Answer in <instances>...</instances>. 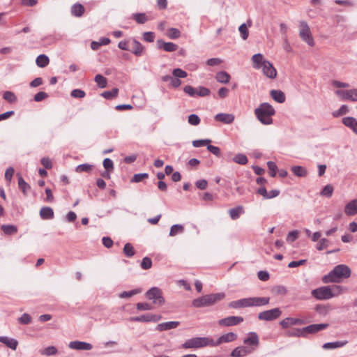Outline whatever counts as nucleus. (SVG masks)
I'll list each match as a JSON object with an SVG mask.
<instances>
[{"mask_svg": "<svg viewBox=\"0 0 357 357\" xmlns=\"http://www.w3.org/2000/svg\"><path fill=\"white\" fill-rule=\"evenodd\" d=\"M192 305L195 307H202L207 306L205 296L196 298L192 301Z\"/></svg>", "mask_w": 357, "mask_h": 357, "instance_id": "obj_49", "label": "nucleus"}, {"mask_svg": "<svg viewBox=\"0 0 357 357\" xmlns=\"http://www.w3.org/2000/svg\"><path fill=\"white\" fill-rule=\"evenodd\" d=\"M243 321V318L242 317L230 316V317L220 319L218 321V324L220 326H236Z\"/></svg>", "mask_w": 357, "mask_h": 357, "instance_id": "obj_10", "label": "nucleus"}, {"mask_svg": "<svg viewBox=\"0 0 357 357\" xmlns=\"http://www.w3.org/2000/svg\"><path fill=\"white\" fill-rule=\"evenodd\" d=\"M92 165L89 164H82L76 167L75 171L78 173L80 172H89L91 170Z\"/></svg>", "mask_w": 357, "mask_h": 357, "instance_id": "obj_55", "label": "nucleus"}, {"mask_svg": "<svg viewBox=\"0 0 357 357\" xmlns=\"http://www.w3.org/2000/svg\"><path fill=\"white\" fill-rule=\"evenodd\" d=\"M68 347L71 349L86 351L91 350L93 348L90 343L81 341H72L69 343Z\"/></svg>", "mask_w": 357, "mask_h": 357, "instance_id": "obj_14", "label": "nucleus"}, {"mask_svg": "<svg viewBox=\"0 0 357 357\" xmlns=\"http://www.w3.org/2000/svg\"><path fill=\"white\" fill-rule=\"evenodd\" d=\"M254 112L256 118L261 124L268 126L273 123L272 116L275 115V110L269 103H261Z\"/></svg>", "mask_w": 357, "mask_h": 357, "instance_id": "obj_3", "label": "nucleus"}, {"mask_svg": "<svg viewBox=\"0 0 357 357\" xmlns=\"http://www.w3.org/2000/svg\"><path fill=\"white\" fill-rule=\"evenodd\" d=\"M84 12V7L80 3L74 4L71 8V13L76 17H81Z\"/></svg>", "mask_w": 357, "mask_h": 357, "instance_id": "obj_33", "label": "nucleus"}, {"mask_svg": "<svg viewBox=\"0 0 357 357\" xmlns=\"http://www.w3.org/2000/svg\"><path fill=\"white\" fill-rule=\"evenodd\" d=\"M172 75L175 77L179 78H185L187 77L188 74L185 71L183 70L181 68H175L172 71Z\"/></svg>", "mask_w": 357, "mask_h": 357, "instance_id": "obj_57", "label": "nucleus"}, {"mask_svg": "<svg viewBox=\"0 0 357 357\" xmlns=\"http://www.w3.org/2000/svg\"><path fill=\"white\" fill-rule=\"evenodd\" d=\"M205 299L207 306L213 305L217 302L223 300L225 298V294L223 292L217 294H211L205 295Z\"/></svg>", "mask_w": 357, "mask_h": 357, "instance_id": "obj_13", "label": "nucleus"}, {"mask_svg": "<svg viewBox=\"0 0 357 357\" xmlns=\"http://www.w3.org/2000/svg\"><path fill=\"white\" fill-rule=\"evenodd\" d=\"M214 344V340L209 337H193L188 339L181 344V347L185 349H199L206 346H212Z\"/></svg>", "mask_w": 357, "mask_h": 357, "instance_id": "obj_4", "label": "nucleus"}, {"mask_svg": "<svg viewBox=\"0 0 357 357\" xmlns=\"http://www.w3.org/2000/svg\"><path fill=\"white\" fill-rule=\"evenodd\" d=\"M70 95L75 98H82L85 96L86 93L83 90L74 89L71 91Z\"/></svg>", "mask_w": 357, "mask_h": 357, "instance_id": "obj_63", "label": "nucleus"}, {"mask_svg": "<svg viewBox=\"0 0 357 357\" xmlns=\"http://www.w3.org/2000/svg\"><path fill=\"white\" fill-rule=\"evenodd\" d=\"M270 95L275 101L279 103H283L285 101V95L280 90H271Z\"/></svg>", "mask_w": 357, "mask_h": 357, "instance_id": "obj_28", "label": "nucleus"}, {"mask_svg": "<svg viewBox=\"0 0 357 357\" xmlns=\"http://www.w3.org/2000/svg\"><path fill=\"white\" fill-rule=\"evenodd\" d=\"M119 89L117 88H114L111 91H106L102 93V96L106 99H113L116 97L118 95Z\"/></svg>", "mask_w": 357, "mask_h": 357, "instance_id": "obj_39", "label": "nucleus"}, {"mask_svg": "<svg viewBox=\"0 0 357 357\" xmlns=\"http://www.w3.org/2000/svg\"><path fill=\"white\" fill-rule=\"evenodd\" d=\"M151 266H152L151 259L147 257L143 258L142 263H141V267L144 270H147V269H149Z\"/></svg>", "mask_w": 357, "mask_h": 357, "instance_id": "obj_61", "label": "nucleus"}, {"mask_svg": "<svg viewBox=\"0 0 357 357\" xmlns=\"http://www.w3.org/2000/svg\"><path fill=\"white\" fill-rule=\"evenodd\" d=\"M179 325V321H172L158 324L156 330L158 331H168L176 328Z\"/></svg>", "mask_w": 357, "mask_h": 357, "instance_id": "obj_23", "label": "nucleus"}, {"mask_svg": "<svg viewBox=\"0 0 357 357\" xmlns=\"http://www.w3.org/2000/svg\"><path fill=\"white\" fill-rule=\"evenodd\" d=\"M158 47L163 49L165 51L172 52L176 51L178 48V45L171 42H164L162 40H158L157 41Z\"/></svg>", "mask_w": 357, "mask_h": 357, "instance_id": "obj_20", "label": "nucleus"}, {"mask_svg": "<svg viewBox=\"0 0 357 357\" xmlns=\"http://www.w3.org/2000/svg\"><path fill=\"white\" fill-rule=\"evenodd\" d=\"M133 19L139 24H144L149 20L145 13H135L133 15Z\"/></svg>", "mask_w": 357, "mask_h": 357, "instance_id": "obj_48", "label": "nucleus"}, {"mask_svg": "<svg viewBox=\"0 0 357 357\" xmlns=\"http://www.w3.org/2000/svg\"><path fill=\"white\" fill-rule=\"evenodd\" d=\"M233 160L238 164L240 165H245L248 163V158L245 155L242 153H238L236 154Z\"/></svg>", "mask_w": 357, "mask_h": 357, "instance_id": "obj_41", "label": "nucleus"}, {"mask_svg": "<svg viewBox=\"0 0 357 357\" xmlns=\"http://www.w3.org/2000/svg\"><path fill=\"white\" fill-rule=\"evenodd\" d=\"M141 292L140 289H133L129 291H123L121 294H119V297L121 298H130L134 295H136Z\"/></svg>", "mask_w": 357, "mask_h": 357, "instance_id": "obj_44", "label": "nucleus"}, {"mask_svg": "<svg viewBox=\"0 0 357 357\" xmlns=\"http://www.w3.org/2000/svg\"><path fill=\"white\" fill-rule=\"evenodd\" d=\"M184 232V227L182 225H174L171 227L169 231L170 236H175L177 234H182Z\"/></svg>", "mask_w": 357, "mask_h": 357, "instance_id": "obj_36", "label": "nucleus"}, {"mask_svg": "<svg viewBox=\"0 0 357 357\" xmlns=\"http://www.w3.org/2000/svg\"><path fill=\"white\" fill-rule=\"evenodd\" d=\"M123 253L128 257H131L135 255V252L134 250V248L131 243H127L125 244L124 248H123Z\"/></svg>", "mask_w": 357, "mask_h": 357, "instance_id": "obj_42", "label": "nucleus"}, {"mask_svg": "<svg viewBox=\"0 0 357 357\" xmlns=\"http://www.w3.org/2000/svg\"><path fill=\"white\" fill-rule=\"evenodd\" d=\"M305 321L302 319L287 317L280 321L282 328H287L294 325H303Z\"/></svg>", "mask_w": 357, "mask_h": 357, "instance_id": "obj_16", "label": "nucleus"}, {"mask_svg": "<svg viewBox=\"0 0 357 357\" xmlns=\"http://www.w3.org/2000/svg\"><path fill=\"white\" fill-rule=\"evenodd\" d=\"M287 335L289 337H304V333L303 331V328H293L289 330L287 332Z\"/></svg>", "mask_w": 357, "mask_h": 357, "instance_id": "obj_40", "label": "nucleus"}, {"mask_svg": "<svg viewBox=\"0 0 357 357\" xmlns=\"http://www.w3.org/2000/svg\"><path fill=\"white\" fill-rule=\"evenodd\" d=\"M333 188L331 185H326L321 192L322 196L331 197L333 195Z\"/></svg>", "mask_w": 357, "mask_h": 357, "instance_id": "obj_56", "label": "nucleus"}, {"mask_svg": "<svg viewBox=\"0 0 357 357\" xmlns=\"http://www.w3.org/2000/svg\"><path fill=\"white\" fill-rule=\"evenodd\" d=\"M230 75L225 71H221L216 74L215 79L218 82L227 84L230 80Z\"/></svg>", "mask_w": 357, "mask_h": 357, "instance_id": "obj_32", "label": "nucleus"}, {"mask_svg": "<svg viewBox=\"0 0 357 357\" xmlns=\"http://www.w3.org/2000/svg\"><path fill=\"white\" fill-rule=\"evenodd\" d=\"M207 149L211 153H213V155H215L217 157H220L221 155L220 149L218 146H213V145H211L208 144L207 146Z\"/></svg>", "mask_w": 357, "mask_h": 357, "instance_id": "obj_64", "label": "nucleus"}, {"mask_svg": "<svg viewBox=\"0 0 357 357\" xmlns=\"http://www.w3.org/2000/svg\"><path fill=\"white\" fill-rule=\"evenodd\" d=\"M291 171L296 176L299 177H304L307 174V169L301 166H293Z\"/></svg>", "mask_w": 357, "mask_h": 357, "instance_id": "obj_34", "label": "nucleus"}, {"mask_svg": "<svg viewBox=\"0 0 357 357\" xmlns=\"http://www.w3.org/2000/svg\"><path fill=\"white\" fill-rule=\"evenodd\" d=\"M95 82L97 83L100 88H105L107 86V79L101 75H96L95 77Z\"/></svg>", "mask_w": 357, "mask_h": 357, "instance_id": "obj_45", "label": "nucleus"}, {"mask_svg": "<svg viewBox=\"0 0 357 357\" xmlns=\"http://www.w3.org/2000/svg\"><path fill=\"white\" fill-rule=\"evenodd\" d=\"M344 213L347 215H354L357 213V199L347 203L344 207Z\"/></svg>", "mask_w": 357, "mask_h": 357, "instance_id": "obj_22", "label": "nucleus"}, {"mask_svg": "<svg viewBox=\"0 0 357 357\" xmlns=\"http://www.w3.org/2000/svg\"><path fill=\"white\" fill-rule=\"evenodd\" d=\"M214 119L225 124H231L234 122L235 116L233 114L219 113L214 116Z\"/></svg>", "mask_w": 357, "mask_h": 357, "instance_id": "obj_17", "label": "nucleus"}, {"mask_svg": "<svg viewBox=\"0 0 357 357\" xmlns=\"http://www.w3.org/2000/svg\"><path fill=\"white\" fill-rule=\"evenodd\" d=\"M267 166L269 169L270 176L272 177H275L276 176L277 169H278V167H277L276 164L273 161H268L267 162Z\"/></svg>", "mask_w": 357, "mask_h": 357, "instance_id": "obj_54", "label": "nucleus"}, {"mask_svg": "<svg viewBox=\"0 0 357 357\" xmlns=\"http://www.w3.org/2000/svg\"><path fill=\"white\" fill-rule=\"evenodd\" d=\"M188 123L192 126H197L200 123V119L197 114H190L188 116Z\"/></svg>", "mask_w": 357, "mask_h": 357, "instance_id": "obj_62", "label": "nucleus"}, {"mask_svg": "<svg viewBox=\"0 0 357 357\" xmlns=\"http://www.w3.org/2000/svg\"><path fill=\"white\" fill-rule=\"evenodd\" d=\"M249 307H259L268 304L269 297H250L248 298Z\"/></svg>", "mask_w": 357, "mask_h": 357, "instance_id": "obj_12", "label": "nucleus"}, {"mask_svg": "<svg viewBox=\"0 0 357 357\" xmlns=\"http://www.w3.org/2000/svg\"><path fill=\"white\" fill-rule=\"evenodd\" d=\"M144 52V47L143 45L139 43L138 42L137 40H132V52L139 56H141L142 54Z\"/></svg>", "mask_w": 357, "mask_h": 357, "instance_id": "obj_30", "label": "nucleus"}, {"mask_svg": "<svg viewBox=\"0 0 357 357\" xmlns=\"http://www.w3.org/2000/svg\"><path fill=\"white\" fill-rule=\"evenodd\" d=\"M243 211V207L238 206L234 208H231L229 211V215L232 220H236L239 218L240 214Z\"/></svg>", "mask_w": 357, "mask_h": 357, "instance_id": "obj_38", "label": "nucleus"}, {"mask_svg": "<svg viewBox=\"0 0 357 357\" xmlns=\"http://www.w3.org/2000/svg\"><path fill=\"white\" fill-rule=\"evenodd\" d=\"M328 324H314L303 328L304 337H307L309 334H315L322 330L328 328Z\"/></svg>", "mask_w": 357, "mask_h": 357, "instance_id": "obj_9", "label": "nucleus"}, {"mask_svg": "<svg viewBox=\"0 0 357 357\" xmlns=\"http://www.w3.org/2000/svg\"><path fill=\"white\" fill-rule=\"evenodd\" d=\"M299 36L301 39L307 43L310 46H313L314 45L310 27L307 22L304 21L301 22L300 23Z\"/></svg>", "mask_w": 357, "mask_h": 357, "instance_id": "obj_6", "label": "nucleus"}, {"mask_svg": "<svg viewBox=\"0 0 357 357\" xmlns=\"http://www.w3.org/2000/svg\"><path fill=\"white\" fill-rule=\"evenodd\" d=\"M351 271L349 266L344 264H340L334 267V268L322 278L324 283H338L344 278L351 276Z\"/></svg>", "mask_w": 357, "mask_h": 357, "instance_id": "obj_2", "label": "nucleus"}, {"mask_svg": "<svg viewBox=\"0 0 357 357\" xmlns=\"http://www.w3.org/2000/svg\"><path fill=\"white\" fill-rule=\"evenodd\" d=\"M1 229L6 235H13L17 232V227L13 225H2Z\"/></svg>", "mask_w": 357, "mask_h": 357, "instance_id": "obj_31", "label": "nucleus"}, {"mask_svg": "<svg viewBox=\"0 0 357 357\" xmlns=\"http://www.w3.org/2000/svg\"><path fill=\"white\" fill-rule=\"evenodd\" d=\"M162 319L161 315L154 314H146L138 317H132L129 319L130 321L138 322H157Z\"/></svg>", "mask_w": 357, "mask_h": 357, "instance_id": "obj_8", "label": "nucleus"}, {"mask_svg": "<svg viewBox=\"0 0 357 357\" xmlns=\"http://www.w3.org/2000/svg\"><path fill=\"white\" fill-rule=\"evenodd\" d=\"M167 35L171 39H176L180 37L181 32L176 28H170L168 30Z\"/></svg>", "mask_w": 357, "mask_h": 357, "instance_id": "obj_50", "label": "nucleus"}, {"mask_svg": "<svg viewBox=\"0 0 357 357\" xmlns=\"http://www.w3.org/2000/svg\"><path fill=\"white\" fill-rule=\"evenodd\" d=\"M230 308L240 309L244 307H249L248 298H241L237 301H234L228 304Z\"/></svg>", "mask_w": 357, "mask_h": 357, "instance_id": "obj_24", "label": "nucleus"}, {"mask_svg": "<svg viewBox=\"0 0 357 357\" xmlns=\"http://www.w3.org/2000/svg\"><path fill=\"white\" fill-rule=\"evenodd\" d=\"M348 343V341H337L333 342H327L323 345L324 349H333L336 348L343 347Z\"/></svg>", "mask_w": 357, "mask_h": 357, "instance_id": "obj_29", "label": "nucleus"}, {"mask_svg": "<svg viewBox=\"0 0 357 357\" xmlns=\"http://www.w3.org/2000/svg\"><path fill=\"white\" fill-rule=\"evenodd\" d=\"M210 94V90L204 86L196 88V95L200 97L207 96Z\"/></svg>", "mask_w": 357, "mask_h": 357, "instance_id": "obj_53", "label": "nucleus"}, {"mask_svg": "<svg viewBox=\"0 0 357 357\" xmlns=\"http://www.w3.org/2000/svg\"><path fill=\"white\" fill-rule=\"evenodd\" d=\"M252 66L255 69H261L264 66V63L267 62L264 56L260 54H255L252 56Z\"/></svg>", "mask_w": 357, "mask_h": 357, "instance_id": "obj_21", "label": "nucleus"}, {"mask_svg": "<svg viewBox=\"0 0 357 357\" xmlns=\"http://www.w3.org/2000/svg\"><path fill=\"white\" fill-rule=\"evenodd\" d=\"M342 123L347 127L351 128L357 135V120L354 117H344Z\"/></svg>", "mask_w": 357, "mask_h": 357, "instance_id": "obj_26", "label": "nucleus"}, {"mask_svg": "<svg viewBox=\"0 0 357 357\" xmlns=\"http://www.w3.org/2000/svg\"><path fill=\"white\" fill-rule=\"evenodd\" d=\"M56 352H57L56 348L55 347L50 346V347H47V348L43 349L41 351V354L43 355H45V356H52V355L56 354Z\"/></svg>", "mask_w": 357, "mask_h": 357, "instance_id": "obj_60", "label": "nucleus"}, {"mask_svg": "<svg viewBox=\"0 0 357 357\" xmlns=\"http://www.w3.org/2000/svg\"><path fill=\"white\" fill-rule=\"evenodd\" d=\"M244 344L251 346L252 347H250V349H254V351L255 349L259 346V337L257 334L255 332H251L249 333V337L245 338L243 341Z\"/></svg>", "mask_w": 357, "mask_h": 357, "instance_id": "obj_18", "label": "nucleus"}, {"mask_svg": "<svg viewBox=\"0 0 357 357\" xmlns=\"http://www.w3.org/2000/svg\"><path fill=\"white\" fill-rule=\"evenodd\" d=\"M329 241L326 238H321L316 245L318 250H323L328 246Z\"/></svg>", "mask_w": 357, "mask_h": 357, "instance_id": "obj_52", "label": "nucleus"}, {"mask_svg": "<svg viewBox=\"0 0 357 357\" xmlns=\"http://www.w3.org/2000/svg\"><path fill=\"white\" fill-rule=\"evenodd\" d=\"M148 177H149V174L147 173L136 174L132 178L131 182L139 183V182L142 181L144 179L147 178Z\"/></svg>", "mask_w": 357, "mask_h": 357, "instance_id": "obj_51", "label": "nucleus"}, {"mask_svg": "<svg viewBox=\"0 0 357 357\" xmlns=\"http://www.w3.org/2000/svg\"><path fill=\"white\" fill-rule=\"evenodd\" d=\"M347 291V288L333 284L332 286H324L312 291V295L318 300H328L338 296Z\"/></svg>", "mask_w": 357, "mask_h": 357, "instance_id": "obj_1", "label": "nucleus"}, {"mask_svg": "<svg viewBox=\"0 0 357 357\" xmlns=\"http://www.w3.org/2000/svg\"><path fill=\"white\" fill-rule=\"evenodd\" d=\"M282 314L280 308L276 307L271 310H266L258 314L259 320L272 321L278 318Z\"/></svg>", "mask_w": 357, "mask_h": 357, "instance_id": "obj_7", "label": "nucleus"}, {"mask_svg": "<svg viewBox=\"0 0 357 357\" xmlns=\"http://www.w3.org/2000/svg\"><path fill=\"white\" fill-rule=\"evenodd\" d=\"M3 98L9 102H14L16 101L17 98L14 93L11 91H6L3 95Z\"/></svg>", "mask_w": 357, "mask_h": 357, "instance_id": "obj_59", "label": "nucleus"}, {"mask_svg": "<svg viewBox=\"0 0 357 357\" xmlns=\"http://www.w3.org/2000/svg\"><path fill=\"white\" fill-rule=\"evenodd\" d=\"M347 100L357 102V89L347 90Z\"/></svg>", "mask_w": 357, "mask_h": 357, "instance_id": "obj_47", "label": "nucleus"}, {"mask_svg": "<svg viewBox=\"0 0 357 357\" xmlns=\"http://www.w3.org/2000/svg\"><path fill=\"white\" fill-rule=\"evenodd\" d=\"M146 297L149 300L153 301V303L158 305H162L165 302L162 291L156 287L148 290L146 293Z\"/></svg>", "mask_w": 357, "mask_h": 357, "instance_id": "obj_5", "label": "nucleus"}, {"mask_svg": "<svg viewBox=\"0 0 357 357\" xmlns=\"http://www.w3.org/2000/svg\"><path fill=\"white\" fill-rule=\"evenodd\" d=\"M40 216L43 220H51L54 218V211L49 206L42 207L40 211Z\"/></svg>", "mask_w": 357, "mask_h": 357, "instance_id": "obj_27", "label": "nucleus"}, {"mask_svg": "<svg viewBox=\"0 0 357 357\" xmlns=\"http://www.w3.org/2000/svg\"><path fill=\"white\" fill-rule=\"evenodd\" d=\"M238 31L241 33V38L243 40H246L248 38L249 31L245 23H243L240 25V26L238 27Z\"/></svg>", "mask_w": 357, "mask_h": 357, "instance_id": "obj_46", "label": "nucleus"}, {"mask_svg": "<svg viewBox=\"0 0 357 357\" xmlns=\"http://www.w3.org/2000/svg\"><path fill=\"white\" fill-rule=\"evenodd\" d=\"M0 342L6 344L13 350H15L18 345V342L15 339L6 336H0Z\"/></svg>", "mask_w": 357, "mask_h": 357, "instance_id": "obj_25", "label": "nucleus"}, {"mask_svg": "<svg viewBox=\"0 0 357 357\" xmlns=\"http://www.w3.org/2000/svg\"><path fill=\"white\" fill-rule=\"evenodd\" d=\"M211 139H197V140H194L192 141V146L194 147H201V146H208V144L211 143Z\"/></svg>", "mask_w": 357, "mask_h": 357, "instance_id": "obj_58", "label": "nucleus"}, {"mask_svg": "<svg viewBox=\"0 0 357 357\" xmlns=\"http://www.w3.org/2000/svg\"><path fill=\"white\" fill-rule=\"evenodd\" d=\"M349 112V107L346 105H342L339 109L334 111L333 112V116L334 117H338L342 115H344Z\"/></svg>", "mask_w": 357, "mask_h": 357, "instance_id": "obj_43", "label": "nucleus"}, {"mask_svg": "<svg viewBox=\"0 0 357 357\" xmlns=\"http://www.w3.org/2000/svg\"><path fill=\"white\" fill-rule=\"evenodd\" d=\"M49 61H50V60H49L48 56L45 54L39 55L36 58V63L37 66L40 68H44L45 66H47L49 63Z\"/></svg>", "mask_w": 357, "mask_h": 357, "instance_id": "obj_35", "label": "nucleus"}, {"mask_svg": "<svg viewBox=\"0 0 357 357\" xmlns=\"http://www.w3.org/2000/svg\"><path fill=\"white\" fill-rule=\"evenodd\" d=\"M261 69L263 74L270 79H274L277 76L276 69L270 61L264 63V66Z\"/></svg>", "mask_w": 357, "mask_h": 357, "instance_id": "obj_11", "label": "nucleus"}, {"mask_svg": "<svg viewBox=\"0 0 357 357\" xmlns=\"http://www.w3.org/2000/svg\"><path fill=\"white\" fill-rule=\"evenodd\" d=\"M18 185L19 188L22 190L23 194L26 195L28 191L30 189V185L21 176H20L18 178Z\"/></svg>", "mask_w": 357, "mask_h": 357, "instance_id": "obj_37", "label": "nucleus"}, {"mask_svg": "<svg viewBox=\"0 0 357 357\" xmlns=\"http://www.w3.org/2000/svg\"><path fill=\"white\" fill-rule=\"evenodd\" d=\"M237 338V335L234 333L230 332L220 336L218 340L215 342L212 347H215L220 344L222 342H230L234 341Z\"/></svg>", "mask_w": 357, "mask_h": 357, "instance_id": "obj_19", "label": "nucleus"}, {"mask_svg": "<svg viewBox=\"0 0 357 357\" xmlns=\"http://www.w3.org/2000/svg\"><path fill=\"white\" fill-rule=\"evenodd\" d=\"M254 351V349L250 347L241 346L235 348L231 353L232 357H244Z\"/></svg>", "mask_w": 357, "mask_h": 357, "instance_id": "obj_15", "label": "nucleus"}]
</instances>
